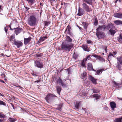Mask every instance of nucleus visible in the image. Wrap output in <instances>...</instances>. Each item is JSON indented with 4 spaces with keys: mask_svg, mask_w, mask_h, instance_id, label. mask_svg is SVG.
<instances>
[{
    "mask_svg": "<svg viewBox=\"0 0 122 122\" xmlns=\"http://www.w3.org/2000/svg\"><path fill=\"white\" fill-rule=\"evenodd\" d=\"M57 97L55 95H54L51 94H48L46 97H45V99L47 102L49 103V101H51L54 97Z\"/></svg>",
    "mask_w": 122,
    "mask_h": 122,
    "instance_id": "3",
    "label": "nucleus"
},
{
    "mask_svg": "<svg viewBox=\"0 0 122 122\" xmlns=\"http://www.w3.org/2000/svg\"><path fill=\"white\" fill-rule=\"evenodd\" d=\"M109 32L111 35L114 36L116 31L115 30L111 29L109 30Z\"/></svg>",
    "mask_w": 122,
    "mask_h": 122,
    "instance_id": "23",
    "label": "nucleus"
},
{
    "mask_svg": "<svg viewBox=\"0 0 122 122\" xmlns=\"http://www.w3.org/2000/svg\"><path fill=\"white\" fill-rule=\"evenodd\" d=\"M117 59L118 62L122 65V56H119L117 57Z\"/></svg>",
    "mask_w": 122,
    "mask_h": 122,
    "instance_id": "29",
    "label": "nucleus"
},
{
    "mask_svg": "<svg viewBox=\"0 0 122 122\" xmlns=\"http://www.w3.org/2000/svg\"><path fill=\"white\" fill-rule=\"evenodd\" d=\"M85 62L84 60H83L81 61V65L83 67H86V66H85Z\"/></svg>",
    "mask_w": 122,
    "mask_h": 122,
    "instance_id": "39",
    "label": "nucleus"
},
{
    "mask_svg": "<svg viewBox=\"0 0 122 122\" xmlns=\"http://www.w3.org/2000/svg\"><path fill=\"white\" fill-rule=\"evenodd\" d=\"M98 21L97 18H95L94 21V25L95 26L98 24Z\"/></svg>",
    "mask_w": 122,
    "mask_h": 122,
    "instance_id": "46",
    "label": "nucleus"
},
{
    "mask_svg": "<svg viewBox=\"0 0 122 122\" xmlns=\"http://www.w3.org/2000/svg\"><path fill=\"white\" fill-rule=\"evenodd\" d=\"M40 80H38L37 81H34L35 83L37 82V83H38L39 82H40Z\"/></svg>",
    "mask_w": 122,
    "mask_h": 122,
    "instance_id": "52",
    "label": "nucleus"
},
{
    "mask_svg": "<svg viewBox=\"0 0 122 122\" xmlns=\"http://www.w3.org/2000/svg\"><path fill=\"white\" fill-rule=\"evenodd\" d=\"M26 1L28 2L29 4L30 5H32L35 2V0H26Z\"/></svg>",
    "mask_w": 122,
    "mask_h": 122,
    "instance_id": "28",
    "label": "nucleus"
},
{
    "mask_svg": "<svg viewBox=\"0 0 122 122\" xmlns=\"http://www.w3.org/2000/svg\"><path fill=\"white\" fill-rule=\"evenodd\" d=\"M36 18L34 16L31 15L28 19V23L30 26H33L36 25Z\"/></svg>",
    "mask_w": 122,
    "mask_h": 122,
    "instance_id": "2",
    "label": "nucleus"
},
{
    "mask_svg": "<svg viewBox=\"0 0 122 122\" xmlns=\"http://www.w3.org/2000/svg\"><path fill=\"white\" fill-rule=\"evenodd\" d=\"M92 96L94 98H95V100H97L98 99H100L101 97L100 95L98 94H95L92 95Z\"/></svg>",
    "mask_w": 122,
    "mask_h": 122,
    "instance_id": "25",
    "label": "nucleus"
},
{
    "mask_svg": "<svg viewBox=\"0 0 122 122\" xmlns=\"http://www.w3.org/2000/svg\"><path fill=\"white\" fill-rule=\"evenodd\" d=\"M122 118H117L114 120V122H122Z\"/></svg>",
    "mask_w": 122,
    "mask_h": 122,
    "instance_id": "33",
    "label": "nucleus"
},
{
    "mask_svg": "<svg viewBox=\"0 0 122 122\" xmlns=\"http://www.w3.org/2000/svg\"><path fill=\"white\" fill-rule=\"evenodd\" d=\"M92 90L93 91V93H98L100 91L99 90L96 88H93V89Z\"/></svg>",
    "mask_w": 122,
    "mask_h": 122,
    "instance_id": "38",
    "label": "nucleus"
},
{
    "mask_svg": "<svg viewBox=\"0 0 122 122\" xmlns=\"http://www.w3.org/2000/svg\"><path fill=\"white\" fill-rule=\"evenodd\" d=\"M81 102H76L75 104V107L77 109H79V107L81 104Z\"/></svg>",
    "mask_w": 122,
    "mask_h": 122,
    "instance_id": "18",
    "label": "nucleus"
},
{
    "mask_svg": "<svg viewBox=\"0 0 122 122\" xmlns=\"http://www.w3.org/2000/svg\"><path fill=\"white\" fill-rule=\"evenodd\" d=\"M3 120L2 119H0V122H3Z\"/></svg>",
    "mask_w": 122,
    "mask_h": 122,
    "instance_id": "63",
    "label": "nucleus"
},
{
    "mask_svg": "<svg viewBox=\"0 0 122 122\" xmlns=\"http://www.w3.org/2000/svg\"><path fill=\"white\" fill-rule=\"evenodd\" d=\"M0 105L5 106L6 103L0 100Z\"/></svg>",
    "mask_w": 122,
    "mask_h": 122,
    "instance_id": "48",
    "label": "nucleus"
},
{
    "mask_svg": "<svg viewBox=\"0 0 122 122\" xmlns=\"http://www.w3.org/2000/svg\"><path fill=\"white\" fill-rule=\"evenodd\" d=\"M87 73L86 72H84L82 74H81V78L83 79L86 76Z\"/></svg>",
    "mask_w": 122,
    "mask_h": 122,
    "instance_id": "35",
    "label": "nucleus"
},
{
    "mask_svg": "<svg viewBox=\"0 0 122 122\" xmlns=\"http://www.w3.org/2000/svg\"><path fill=\"white\" fill-rule=\"evenodd\" d=\"M77 26L79 28V29L80 30H81L82 29V28L81 27H80L79 26L77 25Z\"/></svg>",
    "mask_w": 122,
    "mask_h": 122,
    "instance_id": "59",
    "label": "nucleus"
},
{
    "mask_svg": "<svg viewBox=\"0 0 122 122\" xmlns=\"http://www.w3.org/2000/svg\"><path fill=\"white\" fill-rule=\"evenodd\" d=\"M47 36H46L41 37L40 38L38 41L39 42H41L44 41L45 40L47 39Z\"/></svg>",
    "mask_w": 122,
    "mask_h": 122,
    "instance_id": "21",
    "label": "nucleus"
},
{
    "mask_svg": "<svg viewBox=\"0 0 122 122\" xmlns=\"http://www.w3.org/2000/svg\"><path fill=\"white\" fill-rule=\"evenodd\" d=\"M83 2H86L87 4L92 5V0H82Z\"/></svg>",
    "mask_w": 122,
    "mask_h": 122,
    "instance_id": "34",
    "label": "nucleus"
},
{
    "mask_svg": "<svg viewBox=\"0 0 122 122\" xmlns=\"http://www.w3.org/2000/svg\"><path fill=\"white\" fill-rule=\"evenodd\" d=\"M112 27V24H110L108 25L107 26L105 25V29H106L107 30H109L110 28Z\"/></svg>",
    "mask_w": 122,
    "mask_h": 122,
    "instance_id": "30",
    "label": "nucleus"
},
{
    "mask_svg": "<svg viewBox=\"0 0 122 122\" xmlns=\"http://www.w3.org/2000/svg\"><path fill=\"white\" fill-rule=\"evenodd\" d=\"M117 52H116L115 51H113L112 52V54H113L114 55H115L117 54Z\"/></svg>",
    "mask_w": 122,
    "mask_h": 122,
    "instance_id": "53",
    "label": "nucleus"
},
{
    "mask_svg": "<svg viewBox=\"0 0 122 122\" xmlns=\"http://www.w3.org/2000/svg\"><path fill=\"white\" fill-rule=\"evenodd\" d=\"M56 83L57 84L61 85L63 87H66V85L64 83L60 78L57 80Z\"/></svg>",
    "mask_w": 122,
    "mask_h": 122,
    "instance_id": "8",
    "label": "nucleus"
},
{
    "mask_svg": "<svg viewBox=\"0 0 122 122\" xmlns=\"http://www.w3.org/2000/svg\"><path fill=\"white\" fill-rule=\"evenodd\" d=\"M82 24L84 28L85 29H86L88 25V23L85 22H83L82 23Z\"/></svg>",
    "mask_w": 122,
    "mask_h": 122,
    "instance_id": "32",
    "label": "nucleus"
},
{
    "mask_svg": "<svg viewBox=\"0 0 122 122\" xmlns=\"http://www.w3.org/2000/svg\"><path fill=\"white\" fill-rule=\"evenodd\" d=\"M14 29L15 30V32L16 35H17L21 32V29L18 28H14Z\"/></svg>",
    "mask_w": 122,
    "mask_h": 122,
    "instance_id": "22",
    "label": "nucleus"
},
{
    "mask_svg": "<svg viewBox=\"0 0 122 122\" xmlns=\"http://www.w3.org/2000/svg\"><path fill=\"white\" fill-rule=\"evenodd\" d=\"M5 117V115L2 113H0V118H4Z\"/></svg>",
    "mask_w": 122,
    "mask_h": 122,
    "instance_id": "49",
    "label": "nucleus"
},
{
    "mask_svg": "<svg viewBox=\"0 0 122 122\" xmlns=\"http://www.w3.org/2000/svg\"><path fill=\"white\" fill-rule=\"evenodd\" d=\"M50 23V22L49 21H45L44 22L45 26H48Z\"/></svg>",
    "mask_w": 122,
    "mask_h": 122,
    "instance_id": "43",
    "label": "nucleus"
},
{
    "mask_svg": "<svg viewBox=\"0 0 122 122\" xmlns=\"http://www.w3.org/2000/svg\"><path fill=\"white\" fill-rule=\"evenodd\" d=\"M5 77H6V76H5V75H4V80H5L7 81V79Z\"/></svg>",
    "mask_w": 122,
    "mask_h": 122,
    "instance_id": "57",
    "label": "nucleus"
},
{
    "mask_svg": "<svg viewBox=\"0 0 122 122\" xmlns=\"http://www.w3.org/2000/svg\"><path fill=\"white\" fill-rule=\"evenodd\" d=\"M105 25H99L98 27L96 29V32H101L100 31L102 30H105Z\"/></svg>",
    "mask_w": 122,
    "mask_h": 122,
    "instance_id": "12",
    "label": "nucleus"
},
{
    "mask_svg": "<svg viewBox=\"0 0 122 122\" xmlns=\"http://www.w3.org/2000/svg\"><path fill=\"white\" fill-rule=\"evenodd\" d=\"M83 8L87 12H90L92 11V10L90 8L86 3H83L82 4Z\"/></svg>",
    "mask_w": 122,
    "mask_h": 122,
    "instance_id": "6",
    "label": "nucleus"
},
{
    "mask_svg": "<svg viewBox=\"0 0 122 122\" xmlns=\"http://www.w3.org/2000/svg\"><path fill=\"white\" fill-rule=\"evenodd\" d=\"M73 46V44L68 43L66 42H63L61 45V49L62 51H69Z\"/></svg>",
    "mask_w": 122,
    "mask_h": 122,
    "instance_id": "1",
    "label": "nucleus"
},
{
    "mask_svg": "<svg viewBox=\"0 0 122 122\" xmlns=\"http://www.w3.org/2000/svg\"><path fill=\"white\" fill-rule=\"evenodd\" d=\"M104 71V69H102L97 70L96 71V73L97 75H98L100 73H102V72L103 71Z\"/></svg>",
    "mask_w": 122,
    "mask_h": 122,
    "instance_id": "41",
    "label": "nucleus"
},
{
    "mask_svg": "<svg viewBox=\"0 0 122 122\" xmlns=\"http://www.w3.org/2000/svg\"><path fill=\"white\" fill-rule=\"evenodd\" d=\"M108 109V107H106L105 108V109L106 110H107Z\"/></svg>",
    "mask_w": 122,
    "mask_h": 122,
    "instance_id": "61",
    "label": "nucleus"
},
{
    "mask_svg": "<svg viewBox=\"0 0 122 122\" xmlns=\"http://www.w3.org/2000/svg\"><path fill=\"white\" fill-rule=\"evenodd\" d=\"M89 79L94 84H97V80L91 76H89Z\"/></svg>",
    "mask_w": 122,
    "mask_h": 122,
    "instance_id": "13",
    "label": "nucleus"
},
{
    "mask_svg": "<svg viewBox=\"0 0 122 122\" xmlns=\"http://www.w3.org/2000/svg\"><path fill=\"white\" fill-rule=\"evenodd\" d=\"M15 35H12L10 36V41H13L15 39Z\"/></svg>",
    "mask_w": 122,
    "mask_h": 122,
    "instance_id": "44",
    "label": "nucleus"
},
{
    "mask_svg": "<svg viewBox=\"0 0 122 122\" xmlns=\"http://www.w3.org/2000/svg\"><path fill=\"white\" fill-rule=\"evenodd\" d=\"M67 71L68 72V74H71L70 71V70L69 69H67Z\"/></svg>",
    "mask_w": 122,
    "mask_h": 122,
    "instance_id": "50",
    "label": "nucleus"
},
{
    "mask_svg": "<svg viewBox=\"0 0 122 122\" xmlns=\"http://www.w3.org/2000/svg\"><path fill=\"white\" fill-rule=\"evenodd\" d=\"M63 104L62 103H61L59 104L58 105V107L57 108V109L59 110H61V107L63 106Z\"/></svg>",
    "mask_w": 122,
    "mask_h": 122,
    "instance_id": "42",
    "label": "nucleus"
},
{
    "mask_svg": "<svg viewBox=\"0 0 122 122\" xmlns=\"http://www.w3.org/2000/svg\"><path fill=\"white\" fill-rule=\"evenodd\" d=\"M20 110L21 111H22L23 110L20 107Z\"/></svg>",
    "mask_w": 122,
    "mask_h": 122,
    "instance_id": "64",
    "label": "nucleus"
},
{
    "mask_svg": "<svg viewBox=\"0 0 122 122\" xmlns=\"http://www.w3.org/2000/svg\"><path fill=\"white\" fill-rule=\"evenodd\" d=\"M87 43H91V41L90 40H88L87 41Z\"/></svg>",
    "mask_w": 122,
    "mask_h": 122,
    "instance_id": "55",
    "label": "nucleus"
},
{
    "mask_svg": "<svg viewBox=\"0 0 122 122\" xmlns=\"http://www.w3.org/2000/svg\"><path fill=\"white\" fill-rule=\"evenodd\" d=\"M117 40L120 43L122 44V33L120 34L119 36L117 38Z\"/></svg>",
    "mask_w": 122,
    "mask_h": 122,
    "instance_id": "27",
    "label": "nucleus"
},
{
    "mask_svg": "<svg viewBox=\"0 0 122 122\" xmlns=\"http://www.w3.org/2000/svg\"><path fill=\"white\" fill-rule=\"evenodd\" d=\"M90 58V56L89 55H87L86 57L83 59V60H84L85 61H86L88 60H89V59Z\"/></svg>",
    "mask_w": 122,
    "mask_h": 122,
    "instance_id": "45",
    "label": "nucleus"
},
{
    "mask_svg": "<svg viewBox=\"0 0 122 122\" xmlns=\"http://www.w3.org/2000/svg\"><path fill=\"white\" fill-rule=\"evenodd\" d=\"M113 84L115 86H119L121 85V83H118L117 82H116L115 81H113Z\"/></svg>",
    "mask_w": 122,
    "mask_h": 122,
    "instance_id": "37",
    "label": "nucleus"
},
{
    "mask_svg": "<svg viewBox=\"0 0 122 122\" xmlns=\"http://www.w3.org/2000/svg\"><path fill=\"white\" fill-rule=\"evenodd\" d=\"M0 96H2L3 97L4 96L2 95L1 93H0Z\"/></svg>",
    "mask_w": 122,
    "mask_h": 122,
    "instance_id": "62",
    "label": "nucleus"
},
{
    "mask_svg": "<svg viewBox=\"0 0 122 122\" xmlns=\"http://www.w3.org/2000/svg\"><path fill=\"white\" fill-rule=\"evenodd\" d=\"M8 120L11 122H15V121H16V120L13 118L9 117L8 119Z\"/></svg>",
    "mask_w": 122,
    "mask_h": 122,
    "instance_id": "40",
    "label": "nucleus"
},
{
    "mask_svg": "<svg viewBox=\"0 0 122 122\" xmlns=\"http://www.w3.org/2000/svg\"><path fill=\"white\" fill-rule=\"evenodd\" d=\"M107 46L105 47V52H107Z\"/></svg>",
    "mask_w": 122,
    "mask_h": 122,
    "instance_id": "54",
    "label": "nucleus"
},
{
    "mask_svg": "<svg viewBox=\"0 0 122 122\" xmlns=\"http://www.w3.org/2000/svg\"><path fill=\"white\" fill-rule=\"evenodd\" d=\"M31 39V38L30 37L27 38H25L24 40V42L25 44L27 45L30 41Z\"/></svg>",
    "mask_w": 122,
    "mask_h": 122,
    "instance_id": "15",
    "label": "nucleus"
},
{
    "mask_svg": "<svg viewBox=\"0 0 122 122\" xmlns=\"http://www.w3.org/2000/svg\"><path fill=\"white\" fill-rule=\"evenodd\" d=\"M4 29H5V30L6 33L7 34V30L5 27Z\"/></svg>",
    "mask_w": 122,
    "mask_h": 122,
    "instance_id": "51",
    "label": "nucleus"
},
{
    "mask_svg": "<svg viewBox=\"0 0 122 122\" xmlns=\"http://www.w3.org/2000/svg\"><path fill=\"white\" fill-rule=\"evenodd\" d=\"M96 34L98 38L99 39L103 38L105 36L104 33L102 31L96 32Z\"/></svg>",
    "mask_w": 122,
    "mask_h": 122,
    "instance_id": "5",
    "label": "nucleus"
},
{
    "mask_svg": "<svg viewBox=\"0 0 122 122\" xmlns=\"http://www.w3.org/2000/svg\"><path fill=\"white\" fill-rule=\"evenodd\" d=\"M78 12V13L77 15L79 16H81L84 13V10L81 8L80 7H79Z\"/></svg>",
    "mask_w": 122,
    "mask_h": 122,
    "instance_id": "10",
    "label": "nucleus"
},
{
    "mask_svg": "<svg viewBox=\"0 0 122 122\" xmlns=\"http://www.w3.org/2000/svg\"><path fill=\"white\" fill-rule=\"evenodd\" d=\"M87 69L88 70L91 71L94 70L93 68L92 64L91 63H89L87 65Z\"/></svg>",
    "mask_w": 122,
    "mask_h": 122,
    "instance_id": "20",
    "label": "nucleus"
},
{
    "mask_svg": "<svg viewBox=\"0 0 122 122\" xmlns=\"http://www.w3.org/2000/svg\"><path fill=\"white\" fill-rule=\"evenodd\" d=\"M114 16L120 19H122V14L119 13H115L114 14Z\"/></svg>",
    "mask_w": 122,
    "mask_h": 122,
    "instance_id": "16",
    "label": "nucleus"
},
{
    "mask_svg": "<svg viewBox=\"0 0 122 122\" xmlns=\"http://www.w3.org/2000/svg\"><path fill=\"white\" fill-rule=\"evenodd\" d=\"M0 82L4 83H5V82L4 81L1 80V79H0Z\"/></svg>",
    "mask_w": 122,
    "mask_h": 122,
    "instance_id": "56",
    "label": "nucleus"
},
{
    "mask_svg": "<svg viewBox=\"0 0 122 122\" xmlns=\"http://www.w3.org/2000/svg\"><path fill=\"white\" fill-rule=\"evenodd\" d=\"M71 28L69 25L66 28V30L65 32L68 34L69 35L72 37H73L74 36L73 34L71 32Z\"/></svg>",
    "mask_w": 122,
    "mask_h": 122,
    "instance_id": "9",
    "label": "nucleus"
},
{
    "mask_svg": "<svg viewBox=\"0 0 122 122\" xmlns=\"http://www.w3.org/2000/svg\"><path fill=\"white\" fill-rule=\"evenodd\" d=\"M121 65L120 63H119L118 62H117V65H116V67L119 70H122Z\"/></svg>",
    "mask_w": 122,
    "mask_h": 122,
    "instance_id": "31",
    "label": "nucleus"
},
{
    "mask_svg": "<svg viewBox=\"0 0 122 122\" xmlns=\"http://www.w3.org/2000/svg\"><path fill=\"white\" fill-rule=\"evenodd\" d=\"M92 56H93L94 57L97 58V59H98L100 61L102 62H105V60L103 57L93 55Z\"/></svg>",
    "mask_w": 122,
    "mask_h": 122,
    "instance_id": "11",
    "label": "nucleus"
},
{
    "mask_svg": "<svg viewBox=\"0 0 122 122\" xmlns=\"http://www.w3.org/2000/svg\"><path fill=\"white\" fill-rule=\"evenodd\" d=\"M65 42L71 43L72 42V40L71 38L70 37L67 35L66 36V38L65 39Z\"/></svg>",
    "mask_w": 122,
    "mask_h": 122,
    "instance_id": "17",
    "label": "nucleus"
},
{
    "mask_svg": "<svg viewBox=\"0 0 122 122\" xmlns=\"http://www.w3.org/2000/svg\"><path fill=\"white\" fill-rule=\"evenodd\" d=\"M117 98L119 100L122 101V98H119V97H117Z\"/></svg>",
    "mask_w": 122,
    "mask_h": 122,
    "instance_id": "58",
    "label": "nucleus"
},
{
    "mask_svg": "<svg viewBox=\"0 0 122 122\" xmlns=\"http://www.w3.org/2000/svg\"><path fill=\"white\" fill-rule=\"evenodd\" d=\"M82 48H83V50L85 51L88 52L90 51V50L88 48L87 46L86 45H83L82 46Z\"/></svg>",
    "mask_w": 122,
    "mask_h": 122,
    "instance_id": "19",
    "label": "nucleus"
},
{
    "mask_svg": "<svg viewBox=\"0 0 122 122\" xmlns=\"http://www.w3.org/2000/svg\"><path fill=\"white\" fill-rule=\"evenodd\" d=\"M13 43L15 45L17 48L20 47L23 45V43L21 41L16 40V39L14 40Z\"/></svg>",
    "mask_w": 122,
    "mask_h": 122,
    "instance_id": "4",
    "label": "nucleus"
},
{
    "mask_svg": "<svg viewBox=\"0 0 122 122\" xmlns=\"http://www.w3.org/2000/svg\"><path fill=\"white\" fill-rule=\"evenodd\" d=\"M35 65L37 67L41 68L43 67V65L41 62L39 61H36L34 62Z\"/></svg>",
    "mask_w": 122,
    "mask_h": 122,
    "instance_id": "7",
    "label": "nucleus"
},
{
    "mask_svg": "<svg viewBox=\"0 0 122 122\" xmlns=\"http://www.w3.org/2000/svg\"><path fill=\"white\" fill-rule=\"evenodd\" d=\"M56 88L57 93L59 94V95H60V93L61 90V87L58 86L56 87Z\"/></svg>",
    "mask_w": 122,
    "mask_h": 122,
    "instance_id": "26",
    "label": "nucleus"
},
{
    "mask_svg": "<svg viewBox=\"0 0 122 122\" xmlns=\"http://www.w3.org/2000/svg\"><path fill=\"white\" fill-rule=\"evenodd\" d=\"M36 56L38 57H40L43 56V54L42 53H40L39 54H36Z\"/></svg>",
    "mask_w": 122,
    "mask_h": 122,
    "instance_id": "47",
    "label": "nucleus"
},
{
    "mask_svg": "<svg viewBox=\"0 0 122 122\" xmlns=\"http://www.w3.org/2000/svg\"><path fill=\"white\" fill-rule=\"evenodd\" d=\"M119 1V2H120L121 1L120 0H116L115 1V2L117 3V1Z\"/></svg>",
    "mask_w": 122,
    "mask_h": 122,
    "instance_id": "60",
    "label": "nucleus"
},
{
    "mask_svg": "<svg viewBox=\"0 0 122 122\" xmlns=\"http://www.w3.org/2000/svg\"><path fill=\"white\" fill-rule=\"evenodd\" d=\"M114 23L117 25H122V21L119 20H116L114 21Z\"/></svg>",
    "mask_w": 122,
    "mask_h": 122,
    "instance_id": "24",
    "label": "nucleus"
},
{
    "mask_svg": "<svg viewBox=\"0 0 122 122\" xmlns=\"http://www.w3.org/2000/svg\"><path fill=\"white\" fill-rule=\"evenodd\" d=\"M114 57V56L113 55L112 53L111 52H110L108 54V59H111L112 57Z\"/></svg>",
    "mask_w": 122,
    "mask_h": 122,
    "instance_id": "36",
    "label": "nucleus"
},
{
    "mask_svg": "<svg viewBox=\"0 0 122 122\" xmlns=\"http://www.w3.org/2000/svg\"><path fill=\"white\" fill-rule=\"evenodd\" d=\"M111 107L112 110H114V108L116 107V103L114 102H111L110 103Z\"/></svg>",
    "mask_w": 122,
    "mask_h": 122,
    "instance_id": "14",
    "label": "nucleus"
}]
</instances>
